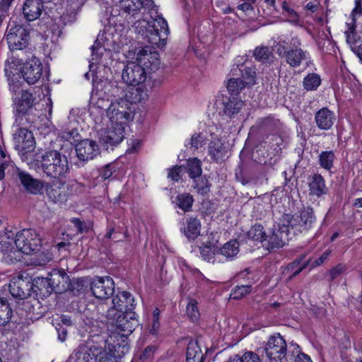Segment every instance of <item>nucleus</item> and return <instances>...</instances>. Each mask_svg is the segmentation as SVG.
Segmentation results:
<instances>
[{"label": "nucleus", "instance_id": "nucleus-21", "mask_svg": "<svg viewBox=\"0 0 362 362\" xmlns=\"http://www.w3.org/2000/svg\"><path fill=\"white\" fill-rule=\"evenodd\" d=\"M31 284L33 286L32 291L35 293L36 296L42 298L49 296L53 292L48 275L46 278L38 276L34 279H32Z\"/></svg>", "mask_w": 362, "mask_h": 362}, {"label": "nucleus", "instance_id": "nucleus-6", "mask_svg": "<svg viewBox=\"0 0 362 362\" xmlns=\"http://www.w3.org/2000/svg\"><path fill=\"white\" fill-rule=\"evenodd\" d=\"M17 57L15 64H23L20 71L21 76L29 85L37 83L42 76L43 66L41 61L34 57L33 53L30 57L17 54Z\"/></svg>", "mask_w": 362, "mask_h": 362}, {"label": "nucleus", "instance_id": "nucleus-12", "mask_svg": "<svg viewBox=\"0 0 362 362\" xmlns=\"http://www.w3.org/2000/svg\"><path fill=\"white\" fill-rule=\"evenodd\" d=\"M98 331L97 329L95 332L92 329L89 332L93 344L90 345L83 353V360L84 362H98L97 360L98 354L101 353L102 345L107 344L106 337L100 334V330L98 333Z\"/></svg>", "mask_w": 362, "mask_h": 362}, {"label": "nucleus", "instance_id": "nucleus-34", "mask_svg": "<svg viewBox=\"0 0 362 362\" xmlns=\"http://www.w3.org/2000/svg\"><path fill=\"white\" fill-rule=\"evenodd\" d=\"M13 315V310L8 300L4 298H0V326L4 327L8 325Z\"/></svg>", "mask_w": 362, "mask_h": 362}, {"label": "nucleus", "instance_id": "nucleus-30", "mask_svg": "<svg viewBox=\"0 0 362 362\" xmlns=\"http://www.w3.org/2000/svg\"><path fill=\"white\" fill-rule=\"evenodd\" d=\"M283 57L291 66L297 67L305 59V52L300 48H291L288 51H284Z\"/></svg>", "mask_w": 362, "mask_h": 362}, {"label": "nucleus", "instance_id": "nucleus-33", "mask_svg": "<svg viewBox=\"0 0 362 362\" xmlns=\"http://www.w3.org/2000/svg\"><path fill=\"white\" fill-rule=\"evenodd\" d=\"M184 168L185 172L186 171L192 179H195L202 173V162L197 158H191L187 160Z\"/></svg>", "mask_w": 362, "mask_h": 362}, {"label": "nucleus", "instance_id": "nucleus-24", "mask_svg": "<svg viewBox=\"0 0 362 362\" xmlns=\"http://www.w3.org/2000/svg\"><path fill=\"white\" fill-rule=\"evenodd\" d=\"M282 222L279 228L272 232L269 236V242L272 248L282 247L286 241L288 240L289 228Z\"/></svg>", "mask_w": 362, "mask_h": 362}, {"label": "nucleus", "instance_id": "nucleus-35", "mask_svg": "<svg viewBox=\"0 0 362 362\" xmlns=\"http://www.w3.org/2000/svg\"><path fill=\"white\" fill-rule=\"evenodd\" d=\"M173 203H175L178 208L181 209L185 212H188L192 211L194 198L191 194L184 192L178 194Z\"/></svg>", "mask_w": 362, "mask_h": 362}, {"label": "nucleus", "instance_id": "nucleus-55", "mask_svg": "<svg viewBox=\"0 0 362 362\" xmlns=\"http://www.w3.org/2000/svg\"><path fill=\"white\" fill-rule=\"evenodd\" d=\"M106 344L102 345L101 353L98 354V362H117V360L110 351L105 350Z\"/></svg>", "mask_w": 362, "mask_h": 362}, {"label": "nucleus", "instance_id": "nucleus-7", "mask_svg": "<svg viewBox=\"0 0 362 362\" xmlns=\"http://www.w3.org/2000/svg\"><path fill=\"white\" fill-rule=\"evenodd\" d=\"M16 247L23 253L30 255L40 250L41 239L33 228L23 229L18 232L15 238Z\"/></svg>", "mask_w": 362, "mask_h": 362}, {"label": "nucleus", "instance_id": "nucleus-26", "mask_svg": "<svg viewBox=\"0 0 362 362\" xmlns=\"http://www.w3.org/2000/svg\"><path fill=\"white\" fill-rule=\"evenodd\" d=\"M132 86L124 98L128 99L132 105L134 103H144L148 99V89L145 85L140 83L139 85Z\"/></svg>", "mask_w": 362, "mask_h": 362}, {"label": "nucleus", "instance_id": "nucleus-42", "mask_svg": "<svg viewBox=\"0 0 362 362\" xmlns=\"http://www.w3.org/2000/svg\"><path fill=\"white\" fill-rule=\"evenodd\" d=\"M321 79L316 74H308L303 80V87L306 90H316L320 85Z\"/></svg>", "mask_w": 362, "mask_h": 362}, {"label": "nucleus", "instance_id": "nucleus-22", "mask_svg": "<svg viewBox=\"0 0 362 362\" xmlns=\"http://www.w3.org/2000/svg\"><path fill=\"white\" fill-rule=\"evenodd\" d=\"M42 0H26L23 6V14L28 21H33L40 17L43 10Z\"/></svg>", "mask_w": 362, "mask_h": 362}, {"label": "nucleus", "instance_id": "nucleus-27", "mask_svg": "<svg viewBox=\"0 0 362 362\" xmlns=\"http://www.w3.org/2000/svg\"><path fill=\"white\" fill-rule=\"evenodd\" d=\"M232 71L233 76H238L237 72H240L241 80L247 86H252L256 84L257 73L254 66L247 67L242 64L240 68L233 69Z\"/></svg>", "mask_w": 362, "mask_h": 362}, {"label": "nucleus", "instance_id": "nucleus-62", "mask_svg": "<svg viewBox=\"0 0 362 362\" xmlns=\"http://www.w3.org/2000/svg\"><path fill=\"white\" fill-rule=\"evenodd\" d=\"M241 362H260V359L257 354L247 351L241 356Z\"/></svg>", "mask_w": 362, "mask_h": 362}, {"label": "nucleus", "instance_id": "nucleus-60", "mask_svg": "<svg viewBox=\"0 0 362 362\" xmlns=\"http://www.w3.org/2000/svg\"><path fill=\"white\" fill-rule=\"evenodd\" d=\"M71 221L76 228L78 233H86L90 228L88 226H87L84 222L81 221L78 218H72Z\"/></svg>", "mask_w": 362, "mask_h": 362}, {"label": "nucleus", "instance_id": "nucleus-39", "mask_svg": "<svg viewBox=\"0 0 362 362\" xmlns=\"http://www.w3.org/2000/svg\"><path fill=\"white\" fill-rule=\"evenodd\" d=\"M247 86L240 78H231L228 80L227 90L231 96L237 97Z\"/></svg>", "mask_w": 362, "mask_h": 362}, {"label": "nucleus", "instance_id": "nucleus-32", "mask_svg": "<svg viewBox=\"0 0 362 362\" xmlns=\"http://www.w3.org/2000/svg\"><path fill=\"white\" fill-rule=\"evenodd\" d=\"M204 356L197 343L189 342L186 352L187 362H203Z\"/></svg>", "mask_w": 362, "mask_h": 362}, {"label": "nucleus", "instance_id": "nucleus-29", "mask_svg": "<svg viewBox=\"0 0 362 362\" xmlns=\"http://www.w3.org/2000/svg\"><path fill=\"white\" fill-rule=\"evenodd\" d=\"M309 190L310 195H315L317 197H321L327 193L325 180L320 174H315L309 183Z\"/></svg>", "mask_w": 362, "mask_h": 362}, {"label": "nucleus", "instance_id": "nucleus-46", "mask_svg": "<svg viewBox=\"0 0 362 362\" xmlns=\"http://www.w3.org/2000/svg\"><path fill=\"white\" fill-rule=\"evenodd\" d=\"M91 50V64L90 66H91L93 64L98 63L100 60L103 54V52L105 51V48L103 47L101 43L99 42L97 40H95L94 45L92 46Z\"/></svg>", "mask_w": 362, "mask_h": 362}, {"label": "nucleus", "instance_id": "nucleus-17", "mask_svg": "<svg viewBox=\"0 0 362 362\" xmlns=\"http://www.w3.org/2000/svg\"><path fill=\"white\" fill-rule=\"evenodd\" d=\"M110 354L117 360L121 358L129 351L128 338L124 334L110 337L107 339Z\"/></svg>", "mask_w": 362, "mask_h": 362}, {"label": "nucleus", "instance_id": "nucleus-20", "mask_svg": "<svg viewBox=\"0 0 362 362\" xmlns=\"http://www.w3.org/2000/svg\"><path fill=\"white\" fill-rule=\"evenodd\" d=\"M112 303L120 313L134 312L136 305L134 297L128 291L118 292L112 297Z\"/></svg>", "mask_w": 362, "mask_h": 362}, {"label": "nucleus", "instance_id": "nucleus-18", "mask_svg": "<svg viewBox=\"0 0 362 362\" xmlns=\"http://www.w3.org/2000/svg\"><path fill=\"white\" fill-rule=\"evenodd\" d=\"M53 292L63 293L69 290V276L64 269H52L48 274Z\"/></svg>", "mask_w": 362, "mask_h": 362}, {"label": "nucleus", "instance_id": "nucleus-13", "mask_svg": "<svg viewBox=\"0 0 362 362\" xmlns=\"http://www.w3.org/2000/svg\"><path fill=\"white\" fill-rule=\"evenodd\" d=\"M37 103V98L30 90H22L21 97L14 103L16 121L23 119V117H25Z\"/></svg>", "mask_w": 362, "mask_h": 362}, {"label": "nucleus", "instance_id": "nucleus-28", "mask_svg": "<svg viewBox=\"0 0 362 362\" xmlns=\"http://www.w3.org/2000/svg\"><path fill=\"white\" fill-rule=\"evenodd\" d=\"M208 148L211 159L216 163L223 161L224 158L227 156L226 147L219 140L211 141L209 144Z\"/></svg>", "mask_w": 362, "mask_h": 362}, {"label": "nucleus", "instance_id": "nucleus-61", "mask_svg": "<svg viewBox=\"0 0 362 362\" xmlns=\"http://www.w3.org/2000/svg\"><path fill=\"white\" fill-rule=\"evenodd\" d=\"M157 350L156 346H148L144 350L142 354L140 356V359L145 361L151 358Z\"/></svg>", "mask_w": 362, "mask_h": 362}, {"label": "nucleus", "instance_id": "nucleus-23", "mask_svg": "<svg viewBox=\"0 0 362 362\" xmlns=\"http://www.w3.org/2000/svg\"><path fill=\"white\" fill-rule=\"evenodd\" d=\"M127 1L129 4L124 5L123 11L134 18L143 8L149 10L150 13L153 11V0H127Z\"/></svg>", "mask_w": 362, "mask_h": 362}, {"label": "nucleus", "instance_id": "nucleus-8", "mask_svg": "<svg viewBox=\"0 0 362 362\" xmlns=\"http://www.w3.org/2000/svg\"><path fill=\"white\" fill-rule=\"evenodd\" d=\"M32 277L26 272L18 274L13 277L9 283L11 295L16 300L28 298L32 292Z\"/></svg>", "mask_w": 362, "mask_h": 362}, {"label": "nucleus", "instance_id": "nucleus-19", "mask_svg": "<svg viewBox=\"0 0 362 362\" xmlns=\"http://www.w3.org/2000/svg\"><path fill=\"white\" fill-rule=\"evenodd\" d=\"M138 325V321L136 318L135 312H126L119 313L117 315V320L115 322V327L124 332L123 334L128 335L131 334Z\"/></svg>", "mask_w": 362, "mask_h": 362}, {"label": "nucleus", "instance_id": "nucleus-1", "mask_svg": "<svg viewBox=\"0 0 362 362\" xmlns=\"http://www.w3.org/2000/svg\"><path fill=\"white\" fill-rule=\"evenodd\" d=\"M129 50L127 57L135 59L137 62H129L124 67L122 78L129 86H136L144 82L147 78L153 80V74L158 70V53L152 52L148 47L141 48L136 53Z\"/></svg>", "mask_w": 362, "mask_h": 362}, {"label": "nucleus", "instance_id": "nucleus-44", "mask_svg": "<svg viewBox=\"0 0 362 362\" xmlns=\"http://www.w3.org/2000/svg\"><path fill=\"white\" fill-rule=\"evenodd\" d=\"M235 179L242 185H245L251 182L255 178L247 169L239 166L235 170Z\"/></svg>", "mask_w": 362, "mask_h": 362}, {"label": "nucleus", "instance_id": "nucleus-45", "mask_svg": "<svg viewBox=\"0 0 362 362\" xmlns=\"http://www.w3.org/2000/svg\"><path fill=\"white\" fill-rule=\"evenodd\" d=\"M334 158L335 156L332 151H323L319 156L320 164L323 168L330 170L333 166Z\"/></svg>", "mask_w": 362, "mask_h": 362}, {"label": "nucleus", "instance_id": "nucleus-41", "mask_svg": "<svg viewBox=\"0 0 362 362\" xmlns=\"http://www.w3.org/2000/svg\"><path fill=\"white\" fill-rule=\"evenodd\" d=\"M45 190L47 197L53 202H63L65 200V194L59 187L47 185Z\"/></svg>", "mask_w": 362, "mask_h": 362}, {"label": "nucleus", "instance_id": "nucleus-56", "mask_svg": "<svg viewBox=\"0 0 362 362\" xmlns=\"http://www.w3.org/2000/svg\"><path fill=\"white\" fill-rule=\"evenodd\" d=\"M253 55L257 60L265 62L269 59V49L267 47H257Z\"/></svg>", "mask_w": 362, "mask_h": 362}, {"label": "nucleus", "instance_id": "nucleus-14", "mask_svg": "<svg viewBox=\"0 0 362 362\" xmlns=\"http://www.w3.org/2000/svg\"><path fill=\"white\" fill-rule=\"evenodd\" d=\"M16 175L21 185L29 193L32 194H42L44 182L38 179L34 178L28 173L17 168Z\"/></svg>", "mask_w": 362, "mask_h": 362}, {"label": "nucleus", "instance_id": "nucleus-25", "mask_svg": "<svg viewBox=\"0 0 362 362\" xmlns=\"http://www.w3.org/2000/svg\"><path fill=\"white\" fill-rule=\"evenodd\" d=\"M315 119L318 128L328 130L334 124L335 117L333 112L327 107H323L315 113Z\"/></svg>", "mask_w": 362, "mask_h": 362}, {"label": "nucleus", "instance_id": "nucleus-38", "mask_svg": "<svg viewBox=\"0 0 362 362\" xmlns=\"http://www.w3.org/2000/svg\"><path fill=\"white\" fill-rule=\"evenodd\" d=\"M201 223L197 218H189L185 233L188 238L194 239L200 234Z\"/></svg>", "mask_w": 362, "mask_h": 362}, {"label": "nucleus", "instance_id": "nucleus-3", "mask_svg": "<svg viewBox=\"0 0 362 362\" xmlns=\"http://www.w3.org/2000/svg\"><path fill=\"white\" fill-rule=\"evenodd\" d=\"M43 173L51 178L64 177L69 171L67 157L58 151H49L44 153L40 160Z\"/></svg>", "mask_w": 362, "mask_h": 362}, {"label": "nucleus", "instance_id": "nucleus-48", "mask_svg": "<svg viewBox=\"0 0 362 362\" xmlns=\"http://www.w3.org/2000/svg\"><path fill=\"white\" fill-rule=\"evenodd\" d=\"M206 138L202 132L194 133L190 139L189 145L192 148L198 150L206 144Z\"/></svg>", "mask_w": 362, "mask_h": 362}, {"label": "nucleus", "instance_id": "nucleus-54", "mask_svg": "<svg viewBox=\"0 0 362 362\" xmlns=\"http://www.w3.org/2000/svg\"><path fill=\"white\" fill-rule=\"evenodd\" d=\"M349 30L345 31V35L346 37V42L351 45H355L356 42V23H351V24H348Z\"/></svg>", "mask_w": 362, "mask_h": 362}, {"label": "nucleus", "instance_id": "nucleus-37", "mask_svg": "<svg viewBox=\"0 0 362 362\" xmlns=\"http://www.w3.org/2000/svg\"><path fill=\"white\" fill-rule=\"evenodd\" d=\"M194 188L197 193L202 195L207 194L210 192L211 183L206 175H199L195 179H192Z\"/></svg>", "mask_w": 362, "mask_h": 362}, {"label": "nucleus", "instance_id": "nucleus-57", "mask_svg": "<svg viewBox=\"0 0 362 362\" xmlns=\"http://www.w3.org/2000/svg\"><path fill=\"white\" fill-rule=\"evenodd\" d=\"M114 173H116V170L112 164H107L102 168L100 170V176L103 180L110 179Z\"/></svg>", "mask_w": 362, "mask_h": 362}, {"label": "nucleus", "instance_id": "nucleus-36", "mask_svg": "<svg viewBox=\"0 0 362 362\" xmlns=\"http://www.w3.org/2000/svg\"><path fill=\"white\" fill-rule=\"evenodd\" d=\"M83 4L84 0H67V13L64 18H67L69 22H74Z\"/></svg>", "mask_w": 362, "mask_h": 362}, {"label": "nucleus", "instance_id": "nucleus-64", "mask_svg": "<svg viewBox=\"0 0 362 362\" xmlns=\"http://www.w3.org/2000/svg\"><path fill=\"white\" fill-rule=\"evenodd\" d=\"M56 330L57 332L59 340L61 341H64L68 335L67 327H64L60 323H57L56 326Z\"/></svg>", "mask_w": 362, "mask_h": 362}, {"label": "nucleus", "instance_id": "nucleus-15", "mask_svg": "<svg viewBox=\"0 0 362 362\" xmlns=\"http://www.w3.org/2000/svg\"><path fill=\"white\" fill-rule=\"evenodd\" d=\"M75 150L78 158L83 162L93 159L100 153L98 144L91 139L81 140L76 144Z\"/></svg>", "mask_w": 362, "mask_h": 362}, {"label": "nucleus", "instance_id": "nucleus-2", "mask_svg": "<svg viewBox=\"0 0 362 362\" xmlns=\"http://www.w3.org/2000/svg\"><path fill=\"white\" fill-rule=\"evenodd\" d=\"M6 40L8 48L12 53L22 52L21 56H32V49L30 47V30L25 25L12 21L8 23L6 32Z\"/></svg>", "mask_w": 362, "mask_h": 362}, {"label": "nucleus", "instance_id": "nucleus-47", "mask_svg": "<svg viewBox=\"0 0 362 362\" xmlns=\"http://www.w3.org/2000/svg\"><path fill=\"white\" fill-rule=\"evenodd\" d=\"M216 252H218L217 247L211 243L200 247V252L204 260L209 261L213 259Z\"/></svg>", "mask_w": 362, "mask_h": 362}, {"label": "nucleus", "instance_id": "nucleus-50", "mask_svg": "<svg viewBox=\"0 0 362 362\" xmlns=\"http://www.w3.org/2000/svg\"><path fill=\"white\" fill-rule=\"evenodd\" d=\"M168 177L172 180L178 182L182 179V173L185 172L184 165H175L168 170Z\"/></svg>", "mask_w": 362, "mask_h": 362}, {"label": "nucleus", "instance_id": "nucleus-31", "mask_svg": "<svg viewBox=\"0 0 362 362\" xmlns=\"http://www.w3.org/2000/svg\"><path fill=\"white\" fill-rule=\"evenodd\" d=\"M223 114L230 118L238 113L245 105V103L238 97L231 96L226 102H223Z\"/></svg>", "mask_w": 362, "mask_h": 362}, {"label": "nucleus", "instance_id": "nucleus-11", "mask_svg": "<svg viewBox=\"0 0 362 362\" xmlns=\"http://www.w3.org/2000/svg\"><path fill=\"white\" fill-rule=\"evenodd\" d=\"M115 283L110 276H95L90 282L93 295L99 299H107L115 292Z\"/></svg>", "mask_w": 362, "mask_h": 362}, {"label": "nucleus", "instance_id": "nucleus-49", "mask_svg": "<svg viewBox=\"0 0 362 362\" xmlns=\"http://www.w3.org/2000/svg\"><path fill=\"white\" fill-rule=\"evenodd\" d=\"M187 315L189 319L196 322L199 318V312L197 308V302L195 300H191L187 304L186 309Z\"/></svg>", "mask_w": 362, "mask_h": 362}, {"label": "nucleus", "instance_id": "nucleus-10", "mask_svg": "<svg viewBox=\"0 0 362 362\" xmlns=\"http://www.w3.org/2000/svg\"><path fill=\"white\" fill-rule=\"evenodd\" d=\"M286 341L279 333L271 336L264 347L267 357L272 362L281 361L286 356Z\"/></svg>", "mask_w": 362, "mask_h": 362}, {"label": "nucleus", "instance_id": "nucleus-52", "mask_svg": "<svg viewBox=\"0 0 362 362\" xmlns=\"http://www.w3.org/2000/svg\"><path fill=\"white\" fill-rule=\"evenodd\" d=\"M163 32L165 37H161L160 35V47H163L166 45L168 36L170 34L169 27L167 21L160 15V32Z\"/></svg>", "mask_w": 362, "mask_h": 362}, {"label": "nucleus", "instance_id": "nucleus-16", "mask_svg": "<svg viewBox=\"0 0 362 362\" xmlns=\"http://www.w3.org/2000/svg\"><path fill=\"white\" fill-rule=\"evenodd\" d=\"M15 148L24 153L33 150L35 144L33 133L26 128H19L13 134Z\"/></svg>", "mask_w": 362, "mask_h": 362}, {"label": "nucleus", "instance_id": "nucleus-59", "mask_svg": "<svg viewBox=\"0 0 362 362\" xmlns=\"http://www.w3.org/2000/svg\"><path fill=\"white\" fill-rule=\"evenodd\" d=\"M346 269V267L341 264L337 265L329 271L328 276L329 281H333L341 275Z\"/></svg>", "mask_w": 362, "mask_h": 362}, {"label": "nucleus", "instance_id": "nucleus-4", "mask_svg": "<svg viewBox=\"0 0 362 362\" xmlns=\"http://www.w3.org/2000/svg\"><path fill=\"white\" fill-rule=\"evenodd\" d=\"M316 221V217L313 208L303 207L295 214H284L281 222L292 230L294 234L305 233L310 230Z\"/></svg>", "mask_w": 362, "mask_h": 362}, {"label": "nucleus", "instance_id": "nucleus-63", "mask_svg": "<svg viewBox=\"0 0 362 362\" xmlns=\"http://www.w3.org/2000/svg\"><path fill=\"white\" fill-rule=\"evenodd\" d=\"M294 261H295L296 264L299 266V267L298 269H296L293 272V274L290 276V279H292V278L296 276L297 275H298L307 267V265L309 264L310 259H308V260L304 261L303 262L300 261L298 258H296Z\"/></svg>", "mask_w": 362, "mask_h": 362}, {"label": "nucleus", "instance_id": "nucleus-9", "mask_svg": "<svg viewBox=\"0 0 362 362\" xmlns=\"http://www.w3.org/2000/svg\"><path fill=\"white\" fill-rule=\"evenodd\" d=\"M125 126L112 124L111 127L100 132V143L106 149L119 144L124 139Z\"/></svg>", "mask_w": 362, "mask_h": 362}, {"label": "nucleus", "instance_id": "nucleus-53", "mask_svg": "<svg viewBox=\"0 0 362 362\" xmlns=\"http://www.w3.org/2000/svg\"><path fill=\"white\" fill-rule=\"evenodd\" d=\"M69 288L68 291H71L74 295H78L84 286V281L82 279H74L71 280L69 278Z\"/></svg>", "mask_w": 362, "mask_h": 362}, {"label": "nucleus", "instance_id": "nucleus-40", "mask_svg": "<svg viewBox=\"0 0 362 362\" xmlns=\"http://www.w3.org/2000/svg\"><path fill=\"white\" fill-rule=\"evenodd\" d=\"M218 251L226 257L231 258L238 253L239 244L237 240H231L225 243Z\"/></svg>", "mask_w": 362, "mask_h": 362}, {"label": "nucleus", "instance_id": "nucleus-5", "mask_svg": "<svg viewBox=\"0 0 362 362\" xmlns=\"http://www.w3.org/2000/svg\"><path fill=\"white\" fill-rule=\"evenodd\" d=\"M135 115L134 105L127 98H119L112 101L107 110V116L111 124L127 127L133 121Z\"/></svg>", "mask_w": 362, "mask_h": 362}, {"label": "nucleus", "instance_id": "nucleus-58", "mask_svg": "<svg viewBox=\"0 0 362 362\" xmlns=\"http://www.w3.org/2000/svg\"><path fill=\"white\" fill-rule=\"evenodd\" d=\"M63 137L71 143L77 142L80 140L81 136L77 129L74 128L71 130L65 131Z\"/></svg>", "mask_w": 362, "mask_h": 362}, {"label": "nucleus", "instance_id": "nucleus-43", "mask_svg": "<svg viewBox=\"0 0 362 362\" xmlns=\"http://www.w3.org/2000/svg\"><path fill=\"white\" fill-rule=\"evenodd\" d=\"M264 228L260 224L253 226L247 232V235L249 238L259 242H263L266 240V233Z\"/></svg>", "mask_w": 362, "mask_h": 362}, {"label": "nucleus", "instance_id": "nucleus-51", "mask_svg": "<svg viewBox=\"0 0 362 362\" xmlns=\"http://www.w3.org/2000/svg\"><path fill=\"white\" fill-rule=\"evenodd\" d=\"M252 291V286L243 285L241 286H236L233 293L231 294L232 298L235 300L241 299L245 295L250 293Z\"/></svg>", "mask_w": 362, "mask_h": 362}]
</instances>
